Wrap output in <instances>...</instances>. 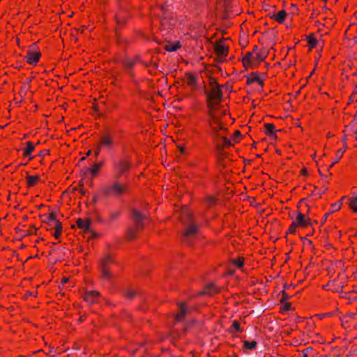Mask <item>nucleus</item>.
<instances>
[{
	"instance_id": "nucleus-36",
	"label": "nucleus",
	"mask_w": 357,
	"mask_h": 357,
	"mask_svg": "<svg viewBox=\"0 0 357 357\" xmlns=\"http://www.w3.org/2000/svg\"><path fill=\"white\" fill-rule=\"evenodd\" d=\"M120 215H121V212L119 211H116L112 212L109 214V220L114 221V220L118 218L120 216Z\"/></svg>"
},
{
	"instance_id": "nucleus-28",
	"label": "nucleus",
	"mask_w": 357,
	"mask_h": 357,
	"mask_svg": "<svg viewBox=\"0 0 357 357\" xmlns=\"http://www.w3.org/2000/svg\"><path fill=\"white\" fill-rule=\"evenodd\" d=\"M40 176H28L26 178V185L28 187H33L36 185L40 181Z\"/></svg>"
},
{
	"instance_id": "nucleus-2",
	"label": "nucleus",
	"mask_w": 357,
	"mask_h": 357,
	"mask_svg": "<svg viewBox=\"0 0 357 357\" xmlns=\"http://www.w3.org/2000/svg\"><path fill=\"white\" fill-rule=\"evenodd\" d=\"M267 56L268 52L265 48L255 45L252 51L246 52L243 55L241 61L246 70L255 69L265 61Z\"/></svg>"
},
{
	"instance_id": "nucleus-16",
	"label": "nucleus",
	"mask_w": 357,
	"mask_h": 357,
	"mask_svg": "<svg viewBox=\"0 0 357 357\" xmlns=\"http://www.w3.org/2000/svg\"><path fill=\"white\" fill-rule=\"evenodd\" d=\"M134 222L137 229H142L144 226L142 225L143 220L146 218L144 215L141 214L137 210L133 209L132 211Z\"/></svg>"
},
{
	"instance_id": "nucleus-20",
	"label": "nucleus",
	"mask_w": 357,
	"mask_h": 357,
	"mask_svg": "<svg viewBox=\"0 0 357 357\" xmlns=\"http://www.w3.org/2000/svg\"><path fill=\"white\" fill-rule=\"evenodd\" d=\"M287 16V12L285 10H281L277 13H273L271 18L274 21L277 22L279 24H283L285 21V19Z\"/></svg>"
},
{
	"instance_id": "nucleus-37",
	"label": "nucleus",
	"mask_w": 357,
	"mask_h": 357,
	"mask_svg": "<svg viewBox=\"0 0 357 357\" xmlns=\"http://www.w3.org/2000/svg\"><path fill=\"white\" fill-rule=\"evenodd\" d=\"M232 328L235 330V331L238 332V333H241L242 332V330L240 327V324L238 323V321H234L233 323H232Z\"/></svg>"
},
{
	"instance_id": "nucleus-43",
	"label": "nucleus",
	"mask_w": 357,
	"mask_h": 357,
	"mask_svg": "<svg viewBox=\"0 0 357 357\" xmlns=\"http://www.w3.org/2000/svg\"><path fill=\"white\" fill-rule=\"evenodd\" d=\"M342 140L343 142V147L342 148H345V149H347V136L346 134H344V136L342 137Z\"/></svg>"
},
{
	"instance_id": "nucleus-44",
	"label": "nucleus",
	"mask_w": 357,
	"mask_h": 357,
	"mask_svg": "<svg viewBox=\"0 0 357 357\" xmlns=\"http://www.w3.org/2000/svg\"><path fill=\"white\" fill-rule=\"evenodd\" d=\"M319 175L324 178V183H328L329 182V177L327 176H324L320 170H319Z\"/></svg>"
},
{
	"instance_id": "nucleus-31",
	"label": "nucleus",
	"mask_w": 357,
	"mask_h": 357,
	"mask_svg": "<svg viewBox=\"0 0 357 357\" xmlns=\"http://www.w3.org/2000/svg\"><path fill=\"white\" fill-rule=\"evenodd\" d=\"M241 132H240L238 130H236L234 132V133H233V135H232L231 138V139H229L231 141V142H232V145H231V146H234V144L235 143H237L238 142H239V141H240V139H241Z\"/></svg>"
},
{
	"instance_id": "nucleus-39",
	"label": "nucleus",
	"mask_w": 357,
	"mask_h": 357,
	"mask_svg": "<svg viewBox=\"0 0 357 357\" xmlns=\"http://www.w3.org/2000/svg\"><path fill=\"white\" fill-rule=\"evenodd\" d=\"M332 213V211L327 212L324 214V217L321 220V224L324 225L326 222L328 217Z\"/></svg>"
},
{
	"instance_id": "nucleus-57",
	"label": "nucleus",
	"mask_w": 357,
	"mask_h": 357,
	"mask_svg": "<svg viewBox=\"0 0 357 357\" xmlns=\"http://www.w3.org/2000/svg\"><path fill=\"white\" fill-rule=\"evenodd\" d=\"M353 97V94L349 97V100L351 101Z\"/></svg>"
},
{
	"instance_id": "nucleus-53",
	"label": "nucleus",
	"mask_w": 357,
	"mask_h": 357,
	"mask_svg": "<svg viewBox=\"0 0 357 357\" xmlns=\"http://www.w3.org/2000/svg\"><path fill=\"white\" fill-rule=\"evenodd\" d=\"M307 171L306 169V168H303L301 169V175H307Z\"/></svg>"
},
{
	"instance_id": "nucleus-14",
	"label": "nucleus",
	"mask_w": 357,
	"mask_h": 357,
	"mask_svg": "<svg viewBox=\"0 0 357 357\" xmlns=\"http://www.w3.org/2000/svg\"><path fill=\"white\" fill-rule=\"evenodd\" d=\"M354 319V313L345 314L340 318L341 325L345 329L351 331L355 324V320Z\"/></svg>"
},
{
	"instance_id": "nucleus-21",
	"label": "nucleus",
	"mask_w": 357,
	"mask_h": 357,
	"mask_svg": "<svg viewBox=\"0 0 357 357\" xmlns=\"http://www.w3.org/2000/svg\"><path fill=\"white\" fill-rule=\"evenodd\" d=\"M185 79L187 84L192 87L195 88L197 85V77L195 75L191 72H188L185 73Z\"/></svg>"
},
{
	"instance_id": "nucleus-8",
	"label": "nucleus",
	"mask_w": 357,
	"mask_h": 357,
	"mask_svg": "<svg viewBox=\"0 0 357 357\" xmlns=\"http://www.w3.org/2000/svg\"><path fill=\"white\" fill-rule=\"evenodd\" d=\"M41 57L40 50L36 43H33L24 56V61L29 65L36 66Z\"/></svg>"
},
{
	"instance_id": "nucleus-59",
	"label": "nucleus",
	"mask_w": 357,
	"mask_h": 357,
	"mask_svg": "<svg viewBox=\"0 0 357 357\" xmlns=\"http://www.w3.org/2000/svg\"><path fill=\"white\" fill-rule=\"evenodd\" d=\"M19 357H22V356H19Z\"/></svg>"
},
{
	"instance_id": "nucleus-56",
	"label": "nucleus",
	"mask_w": 357,
	"mask_h": 357,
	"mask_svg": "<svg viewBox=\"0 0 357 357\" xmlns=\"http://www.w3.org/2000/svg\"><path fill=\"white\" fill-rule=\"evenodd\" d=\"M355 134H356L355 139H356V140L357 141V130L355 131Z\"/></svg>"
},
{
	"instance_id": "nucleus-17",
	"label": "nucleus",
	"mask_w": 357,
	"mask_h": 357,
	"mask_svg": "<svg viewBox=\"0 0 357 357\" xmlns=\"http://www.w3.org/2000/svg\"><path fill=\"white\" fill-rule=\"evenodd\" d=\"M35 149V144L31 141H27L26 142V146L22 149L23 156L24 158H29V160H31L33 158V157L31 156V154Z\"/></svg>"
},
{
	"instance_id": "nucleus-7",
	"label": "nucleus",
	"mask_w": 357,
	"mask_h": 357,
	"mask_svg": "<svg viewBox=\"0 0 357 357\" xmlns=\"http://www.w3.org/2000/svg\"><path fill=\"white\" fill-rule=\"evenodd\" d=\"M311 226V220L310 218L302 213L301 212H298L295 220L292 222L290 225L287 234H295L298 228H307Z\"/></svg>"
},
{
	"instance_id": "nucleus-52",
	"label": "nucleus",
	"mask_w": 357,
	"mask_h": 357,
	"mask_svg": "<svg viewBox=\"0 0 357 357\" xmlns=\"http://www.w3.org/2000/svg\"><path fill=\"white\" fill-rule=\"evenodd\" d=\"M331 315V313L318 314V316L319 317L320 319H322L324 317H329Z\"/></svg>"
},
{
	"instance_id": "nucleus-49",
	"label": "nucleus",
	"mask_w": 357,
	"mask_h": 357,
	"mask_svg": "<svg viewBox=\"0 0 357 357\" xmlns=\"http://www.w3.org/2000/svg\"><path fill=\"white\" fill-rule=\"evenodd\" d=\"M101 149H102V147H100L99 144H98L97 149H96V150L95 151V155H96V156H98V155L100 154Z\"/></svg>"
},
{
	"instance_id": "nucleus-12",
	"label": "nucleus",
	"mask_w": 357,
	"mask_h": 357,
	"mask_svg": "<svg viewBox=\"0 0 357 357\" xmlns=\"http://www.w3.org/2000/svg\"><path fill=\"white\" fill-rule=\"evenodd\" d=\"M98 144L102 149H112L115 145L114 137L110 132H105L100 135Z\"/></svg>"
},
{
	"instance_id": "nucleus-41",
	"label": "nucleus",
	"mask_w": 357,
	"mask_h": 357,
	"mask_svg": "<svg viewBox=\"0 0 357 357\" xmlns=\"http://www.w3.org/2000/svg\"><path fill=\"white\" fill-rule=\"evenodd\" d=\"M312 350V347H307L305 350L303 351L302 357H308V354L310 351Z\"/></svg>"
},
{
	"instance_id": "nucleus-18",
	"label": "nucleus",
	"mask_w": 357,
	"mask_h": 357,
	"mask_svg": "<svg viewBox=\"0 0 357 357\" xmlns=\"http://www.w3.org/2000/svg\"><path fill=\"white\" fill-rule=\"evenodd\" d=\"M179 312L175 314V319L177 321L183 320L185 317L189 313L186 303H180L178 304Z\"/></svg>"
},
{
	"instance_id": "nucleus-27",
	"label": "nucleus",
	"mask_w": 357,
	"mask_h": 357,
	"mask_svg": "<svg viewBox=\"0 0 357 357\" xmlns=\"http://www.w3.org/2000/svg\"><path fill=\"white\" fill-rule=\"evenodd\" d=\"M103 166V162H100L93 164L89 169V172L92 176V177H95L97 176L98 173Z\"/></svg>"
},
{
	"instance_id": "nucleus-47",
	"label": "nucleus",
	"mask_w": 357,
	"mask_h": 357,
	"mask_svg": "<svg viewBox=\"0 0 357 357\" xmlns=\"http://www.w3.org/2000/svg\"><path fill=\"white\" fill-rule=\"evenodd\" d=\"M332 207L333 208L332 212L335 211H338L341 207V204H332Z\"/></svg>"
},
{
	"instance_id": "nucleus-25",
	"label": "nucleus",
	"mask_w": 357,
	"mask_h": 357,
	"mask_svg": "<svg viewBox=\"0 0 357 357\" xmlns=\"http://www.w3.org/2000/svg\"><path fill=\"white\" fill-rule=\"evenodd\" d=\"M313 190L312 191V195L314 196L317 199L321 198V195L326 193L328 190L327 187L323 186L321 188L313 185Z\"/></svg>"
},
{
	"instance_id": "nucleus-35",
	"label": "nucleus",
	"mask_w": 357,
	"mask_h": 357,
	"mask_svg": "<svg viewBox=\"0 0 357 357\" xmlns=\"http://www.w3.org/2000/svg\"><path fill=\"white\" fill-rule=\"evenodd\" d=\"M349 206L354 213H357V197L350 201Z\"/></svg>"
},
{
	"instance_id": "nucleus-34",
	"label": "nucleus",
	"mask_w": 357,
	"mask_h": 357,
	"mask_svg": "<svg viewBox=\"0 0 357 357\" xmlns=\"http://www.w3.org/2000/svg\"><path fill=\"white\" fill-rule=\"evenodd\" d=\"M135 64V62L130 59H126L123 61V66L128 69L132 68Z\"/></svg>"
},
{
	"instance_id": "nucleus-50",
	"label": "nucleus",
	"mask_w": 357,
	"mask_h": 357,
	"mask_svg": "<svg viewBox=\"0 0 357 357\" xmlns=\"http://www.w3.org/2000/svg\"><path fill=\"white\" fill-rule=\"evenodd\" d=\"M354 319L355 320V324H354V326L352 328V329L357 330V315L356 314H354Z\"/></svg>"
},
{
	"instance_id": "nucleus-30",
	"label": "nucleus",
	"mask_w": 357,
	"mask_h": 357,
	"mask_svg": "<svg viewBox=\"0 0 357 357\" xmlns=\"http://www.w3.org/2000/svg\"><path fill=\"white\" fill-rule=\"evenodd\" d=\"M307 43L310 49H314L317 47L318 42L314 35L311 34L307 36Z\"/></svg>"
},
{
	"instance_id": "nucleus-45",
	"label": "nucleus",
	"mask_w": 357,
	"mask_h": 357,
	"mask_svg": "<svg viewBox=\"0 0 357 357\" xmlns=\"http://www.w3.org/2000/svg\"><path fill=\"white\" fill-rule=\"evenodd\" d=\"M319 175L324 178V183H328L329 182V177L327 176H324L320 170H319Z\"/></svg>"
},
{
	"instance_id": "nucleus-40",
	"label": "nucleus",
	"mask_w": 357,
	"mask_h": 357,
	"mask_svg": "<svg viewBox=\"0 0 357 357\" xmlns=\"http://www.w3.org/2000/svg\"><path fill=\"white\" fill-rule=\"evenodd\" d=\"M291 305L289 303H284L282 307H281V312L288 311L289 310Z\"/></svg>"
},
{
	"instance_id": "nucleus-42",
	"label": "nucleus",
	"mask_w": 357,
	"mask_h": 357,
	"mask_svg": "<svg viewBox=\"0 0 357 357\" xmlns=\"http://www.w3.org/2000/svg\"><path fill=\"white\" fill-rule=\"evenodd\" d=\"M128 236L129 238H133L135 236V231L132 229H130L128 231Z\"/></svg>"
},
{
	"instance_id": "nucleus-24",
	"label": "nucleus",
	"mask_w": 357,
	"mask_h": 357,
	"mask_svg": "<svg viewBox=\"0 0 357 357\" xmlns=\"http://www.w3.org/2000/svg\"><path fill=\"white\" fill-rule=\"evenodd\" d=\"M220 289L214 284H208L206 286L204 294L213 295L218 294Z\"/></svg>"
},
{
	"instance_id": "nucleus-3",
	"label": "nucleus",
	"mask_w": 357,
	"mask_h": 357,
	"mask_svg": "<svg viewBox=\"0 0 357 357\" xmlns=\"http://www.w3.org/2000/svg\"><path fill=\"white\" fill-rule=\"evenodd\" d=\"M210 90L207 95V105L210 109L216 108L222 100V91L215 79L209 82Z\"/></svg>"
},
{
	"instance_id": "nucleus-6",
	"label": "nucleus",
	"mask_w": 357,
	"mask_h": 357,
	"mask_svg": "<svg viewBox=\"0 0 357 357\" xmlns=\"http://www.w3.org/2000/svg\"><path fill=\"white\" fill-rule=\"evenodd\" d=\"M128 191V185L119 181H115L110 185L102 188V194L107 197H119Z\"/></svg>"
},
{
	"instance_id": "nucleus-29",
	"label": "nucleus",
	"mask_w": 357,
	"mask_h": 357,
	"mask_svg": "<svg viewBox=\"0 0 357 357\" xmlns=\"http://www.w3.org/2000/svg\"><path fill=\"white\" fill-rule=\"evenodd\" d=\"M346 150L347 149H345V148H342L336 151L335 160L329 165V168H331L335 164L337 163L340 161V160L342 158L344 153H345Z\"/></svg>"
},
{
	"instance_id": "nucleus-10",
	"label": "nucleus",
	"mask_w": 357,
	"mask_h": 357,
	"mask_svg": "<svg viewBox=\"0 0 357 357\" xmlns=\"http://www.w3.org/2000/svg\"><path fill=\"white\" fill-rule=\"evenodd\" d=\"M114 262L112 255H105L100 261V268L103 278L109 279L112 277V273L109 270V266Z\"/></svg>"
},
{
	"instance_id": "nucleus-54",
	"label": "nucleus",
	"mask_w": 357,
	"mask_h": 357,
	"mask_svg": "<svg viewBox=\"0 0 357 357\" xmlns=\"http://www.w3.org/2000/svg\"><path fill=\"white\" fill-rule=\"evenodd\" d=\"M177 147L179 149L181 153H183L185 152V147L181 145L177 146Z\"/></svg>"
},
{
	"instance_id": "nucleus-19",
	"label": "nucleus",
	"mask_w": 357,
	"mask_h": 357,
	"mask_svg": "<svg viewBox=\"0 0 357 357\" xmlns=\"http://www.w3.org/2000/svg\"><path fill=\"white\" fill-rule=\"evenodd\" d=\"M77 227L84 231H89L91 222L89 219L78 218L76 221Z\"/></svg>"
},
{
	"instance_id": "nucleus-9",
	"label": "nucleus",
	"mask_w": 357,
	"mask_h": 357,
	"mask_svg": "<svg viewBox=\"0 0 357 357\" xmlns=\"http://www.w3.org/2000/svg\"><path fill=\"white\" fill-rule=\"evenodd\" d=\"M199 227L195 223H191L183 231L182 238L183 241L191 243V241L195 239L198 233Z\"/></svg>"
},
{
	"instance_id": "nucleus-26",
	"label": "nucleus",
	"mask_w": 357,
	"mask_h": 357,
	"mask_svg": "<svg viewBox=\"0 0 357 357\" xmlns=\"http://www.w3.org/2000/svg\"><path fill=\"white\" fill-rule=\"evenodd\" d=\"M181 47V44L179 41H176L174 43H169L165 45V49L166 51L169 52H176Z\"/></svg>"
},
{
	"instance_id": "nucleus-15",
	"label": "nucleus",
	"mask_w": 357,
	"mask_h": 357,
	"mask_svg": "<svg viewBox=\"0 0 357 357\" xmlns=\"http://www.w3.org/2000/svg\"><path fill=\"white\" fill-rule=\"evenodd\" d=\"M100 294L97 291H88L83 295L84 300L89 304H93L99 301Z\"/></svg>"
},
{
	"instance_id": "nucleus-33",
	"label": "nucleus",
	"mask_w": 357,
	"mask_h": 357,
	"mask_svg": "<svg viewBox=\"0 0 357 357\" xmlns=\"http://www.w3.org/2000/svg\"><path fill=\"white\" fill-rule=\"evenodd\" d=\"M245 259L243 257H238L232 260V264L238 268H241L244 266Z\"/></svg>"
},
{
	"instance_id": "nucleus-1",
	"label": "nucleus",
	"mask_w": 357,
	"mask_h": 357,
	"mask_svg": "<svg viewBox=\"0 0 357 357\" xmlns=\"http://www.w3.org/2000/svg\"><path fill=\"white\" fill-rule=\"evenodd\" d=\"M213 132V139L218 149H224L231 146L232 142L227 137V129L218 119H213L210 123Z\"/></svg>"
},
{
	"instance_id": "nucleus-13",
	"label": "nucleus",
	"mask_w": 357,
	"mask_h": 357,
	"mask_svg": "<svg viewBox=\"0 0 357 357\" xmlns=\"http://www.w3.org/2000/svg\"><path fill=\"white\" fill-rule=\"evenodd\" d=\"M214 52L220 59H225L229 53V47L222 41L216 42L214 45Z\"/></svg>"
},
{
	"instance_id": "nucleus-22",
	"label": "nucleus",
	"mask_w": 357,
	"mask_h": 357,
	"mask_svg": "<svg viewBox=\"0 0 357 357\" xmlns=\"http://www.w3.org/2000/svg\"><path fill=\"white\" fill-rule=\"evenodd\" d=\"M264 132L267 136L273 137L275 136L276 135V130H275V126L274 124L271 123H264Z\"/></svg>"
},
{
	"instance_id": "nucleus-5",
	"label": "nucleus",
	"mask_w": 357,
	"mask_h": 357,
	"mask_svg": "<svg viewBox=\"0 0 357 357\" xmlns=\"http://www.w3.org/2000/svg\"><path fill=\"white\" fill-rule=\"evenodd\" d=\"M43 222L47 224L48 227L47 230L54 229L52 236L56 238L59 239L61 236L63 231L62 223L56 219V214L54 211L50 212L48 215H43Z\"/></svg>"
},
{
	"instance_id": "nucleus-4",
	"label": "nucleus",
	"mask_w": 357,
	"mask_h": 357,
	"mask_svg": "<svg viewBox=\"0 0 357 357\" xmlns=\"http://www.w3.org/2000/svg\"><path fill=\"white\" fill-rule=\"evenodd\" d=\"M132 169V162L130 158H119L112 163V172L113 177L118 180L130 174Z\"/></svg>"
},
{
	"instance_id": "nucleus-46",
	"label": "nucleus",
	"mask_w": 357,
	"mask_h": 357,
	"mask_svg": "<svg viewBox=\"0 0 357 357\" xmlns=\"http://www.w3.org/2000/svg\"><path fill=\"white\" fill-rule=\"evenodd\" d=\"M319 175L324 178V183H328L329 182V177L327 176H324L320 170H319Z\"/></svg>"
},
{
	"instance_id": "nucleus-32",
	"label": "nucleus",
	"mask_w": 357,
	"mask_h": 357,
	"mask_svg": "<svg viewBox=\"0 0 357 357\" xmlns=\"http://www.w3.org/2000/svg\"><path fill=\"white\" fill-rule=\"evenodd\" d=\"M257 344V342L255 340L248 341L245 340L243 342V347L246 349L252 350L254 349Z\"/></svg>"
},
{
	"instance_id": "nucleus-58",
	"label": "nucleus",
	"mask_w": 357,
	"mask_h": 357,
	"mask_svg": "<svg viewBox=\"0 0 357 357\" xmlns=\"http://www.w3.org/2000/svg\"><path fill=\"white\" fill-rule=\"evenodd\" d=\"M322 1L326 2L328 0H321Z\"/></svg>"
},
{
	"instance_id": "nucleus-55",
	"label": "nucleus",
	"mask_w": 357,
	"mask_h": 357,
	"mask_svg": "<svg viewBox=\"0 0 357 357\" xmlns=\"http://www.w3.org/2000/svg\"><path fill=\"white\" fill-rule=\"evenodd\" d=\"M67 281H68V278H63V280H62L63 282H66Z\"/></svg>"
},
{
	"instance_id": "nucleus-48",
	"label": "nucleus",
	"mask_w": 357,
	"mask_h": 357,
	"mask_svg": "<svg viewBox=\"0 0 357 357\" xmlns=\"http://www.w3.org/2000/svg\"><path fill=\"white\" fill-rule=\"evenodd\" d=\"M288 298H289V296H287V294L284 291H283L281 301L284 302Z\"/></svg>"
},
{
	"instance_id": "nucleus-11",
	"label": "nucleus",
	"mask_w": 357,
	"mask_h": 357,
	"mask_svg": "<svg viewBox=\"0 0 357 357\" xmlns=\"http://www.w3.org/2000/svg\"><path fill=\"white\" fill-rule=\"evenodd\" d=\"M246 84L248 85L256 84L258 86L259 91L264 89V79L261 77V75L258 72H252L245 75Z\"/></svg>"
},
{
	"instance_id": "nucleus-51",
	"label": "nucleus",
	"mask_w": 357,
	"mask_h": 357,
	"mask_svg": "<svg viewBox=\"0 0 357 357\" xmlns=\"http://www.w3.org/2000/svg\"><path fill=\"white\" fill-rule=\"evenodd\" d=\"M85 320H86V316L82 315V316L79 317L78 321H79V323H82V322H84Z\"/></svg>"
},
{
	"instance_id": "nucleus-23",
	"label": "nucleus",
	"mask_w": 357,
	"mask_h": 357,
	"mask_svg": "<svg viewBox=\"0 0 357 357\" xmlns=\"http://www.w3.org/2000/svg\"><path fill=\"white\" fill-rule=\"evenodd\" d=\"M324 287L325 289L332 291H339L342 289V286L341 284H337L335 280L328 282V284Z\"/></svg>"
},
{
	"instance_id": "nucleus-38",
	"label": "nucleus",
	"mask_w": 357,
	"mask_h": 357,
	"mask_svg": "<svg viewBox=\"0 0 357 357\" xmlns=\"http://www.w3.org/2000/svg\"><path fill=\"white\" fill-rule=\"evenodd\" d=\"M290 14L292 15H298V8L296 4H291L290 7Z\"/></svg>"
}]
</instances>
